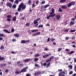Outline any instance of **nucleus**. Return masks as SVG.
Segmentation results:
<instances>
[{
	"label": "nucleus",
	"mask_w": 76,
	"mask_h": 76,
	"mask_svg": "<svg viewBox=\"0 0 76 76\" xmlns=\"http://www.w3.org/2000/svg\"><path fill=\"white\" fill-rule=\"evenodd\" d=\"M27 69L28 67H26L24 69H23L20 72L21 73H22L23 72H26V69Z\"/></svg>",
	"instance_id": "nucleus-6"
},
{
	"label": "nucleus",
	"mask_w": 76,
	"mask_h": 76,
	"mask_svg": "<svg viewBox=\"0 0 76 76\" xmlns=\"http://www.w3.org/2000/svg\"><path fill=\"white\" fill-rule=\"evenodd\" d=\"M31 0H29L28 1V4L29 5H31Z\"/></svg>",
	"instance_id": "nucleus-23"
},
{
	"label": "nucleus",
	"mask_w": 76,
	"mask_h": 76,
	"mask_svg": "<svg viewBox=\"0 0 76 76\" xmlns=\"http://www.w3.org/2000/svg\"><path fill=\"white\" fill-rule=\"evenodd\" d=\"M38 60V58H35L34 59V61H37Z\"/></svg>",
	"instance_id": "nucleus-39"
},
{
	"label": "nucleus",
	"mask_w": 76,
	"mask_h": 76,
	"mask_svg": "<svg viewBox=\"0 0 76 76\" xmlns=\"http://www.w3.org/2000/svg\"><path fill=\"white\" fill-rule=\"evenodd\" d=\"M72 47L74 48H75L76 47V46L74 45H72Z\"/></svg>",
	"instance_id": "nucleus-56"
},
{
	"label": "nucleus",
	"mask_w": 76,
	"mask_h": 76,
	"mask_svg": "<svg viewBox=\"0 0 76 76\" xmlns=\"http://www.w3.org/2000/svg\"><path fill=\"white\" fill-rule=\"evenodd\" d=\"M75 31H76V29L71 30L70 31V32H74Z\"/></svg>",
	"instance_id": "nucleus-19"
},
{
	"label": "nucleus",
	"mask_w": 76,
	"mask_h": 76,
	"mask_svg": "<svg viewBox=\"0 0 76 76\" xmlns=\"http://www.w3.org/2000/svg\"><path fill=\"white\" fill-rule=\"evenodd\" d=\"M14 36L16 37H19V35L18 34H14Z\"/></svg>",
	"instance_id": "nucleus-35"
},
{
	"label": "nucleus",
	"mask_w": 76,
	"mask_h": 76,
	"mask_svg": "<svg viewBox=\"0 0 76 76\" xmlns=\"http://www.w3.org/2000/svg\"><path fill=\"white\" fill-rule=\"evenodd\" d=\"M60 18V15H58L56 16L57 20H59Z\"/></svg>",
	"instance_id": "nucleus-11"
},
{
	"label": "nucleus",
	"mask_w": 76,
	"mask_h": 76,
	"mask_svg": "<svg viewBox=\"0 0 76 76\" xmlns=\"http://www.w3.org/2000/svg\"><path fill=\"white\" fill-rule=\"evenodd\" d=\"M69 30L68 29H66L64 30V31L66 32H68Z\"/></svg>",
	"instance_id": "nucleus-52"
},
{
	"label": "nucleus",
	"mask_w": 76,
	"mask_h": 76,
	"mask_svg": "<svg viewBox=\"0 0 76 76\" xmlns=\"http://www.w3.org/2000/svg\"><path fill=\"white\" fill-rule=\"evenodd\" d=\"M21 43L22 44H25V43H26L25 40H22L21 41Z\"/></svg>",
	"instance_id": "nucleus-25"
},
{
	"label": "nucleus",
	"mask_w": 76,
	"mask_h": 76,
	"mask_svg": "<svg viewBox=\"0 0 76 76\" xmlns=\"http://www.w3.org/2000/svg\"><path fill=\"white\" fill-rule=\"evenodd\" d=\"M58 12H63V10L60 9V8H59L58 10Z\"/></svg>",
	"instance_id": "nucleus-28"
},
{
	"label": "nucleus",
	"mask_w": 76,
	"mask_h": 76,
	"mask_svg": "<svg viewBox=\"0 0 76 76\" xmlns=\"http://www.w3.org/2000/svg\"><path fill=\"white\" fill-rule=\"evenodd\" d=\"M40 19V18H38L36 19V20L38 22V20H39Z\"/></svg>",
	"instance_id": "nucleus-59"
},
{
	"label": "nucleus",
	"mask_w": 76,
	"mask_h": 76,
	"mask_svg": "<svg viewBox=\"0 0 76 76\" xmlns=\"http://www.w3.org/2000/svg\"><path fill=\"white\" fill-rule=\"evenodd\" d=\"M45 3V1H42L41 3V4H44Z\"/></svg>",
	"instance_id": "nucleus-29"
},
{
	"label": "nucleus",
	"mask_w": 76,
	"mask_h": 76,
	"mask_svg": "<svg viewBox=\"0 0 76 76\" xmlns=\"http://www.w3.org/2000/svg\"><path fill=\"white\" fill-rule=\"evenodd\" d=\"M55 40L54 39H52V41H54Z\"/></svg>",
	"instance_id": "nucleus-64"
},
{
	"label": "nucleus",
	"mask_w": 76,
	"mask_h": 76,
	"mask_svg": "<svg viewBox=\"0 0 76 76\" xmlns=\"http://www.w3.org/2000/svg\"><path fill=\"white\" fill-rule=\"evenodd\" d=\"M39 74H41V71H39L37 72H36L34 73V75L36 76L38 75H39Z\"/></svg>",
	"instance_id": "nucleus-10"
},
{
	"label": "nucleus",
	"mask_w": 76,
	"mask_h": 76,
	"mask_svg": "<svg viewBox=\"0 0 76 76\" xmlns=\"http://www.w3.org/2000/svg\"><path fill=\"white\" fill-rule=\"evenodd\" d=\"M44 50L45 51H47L48 50V48H45Z\"/></svg>",
	"instance_id": "nucleus-51"
},
{
	"label": "nucleus",
	"mask_w": 76,
	"mask_h": 76,
	"mask_svg": "<svg viewBox=\"0 0 76 76\" xmlns=\"http://www.w3.org/2000/svg\"><path fill=\"white\" fill-rule=\"evenodd\" d=\"M30 60H31L30 59H26L24 60L23 61L25 63H28L29 62Z\"/></svg>",
	"instance_id": "nucleus-8"
},
{
	"label": "nucleus",
	"mask_w": 76,
	"mask_h": 76,
	"mask_svg": "<svg viewBox=\"0 0 76 76\" xmlns=\"http://www.w3.org/2000/svg\"><path fill=\"white\" fill-rule=\"evenodd\" d=\"M19 3V0H16L15 1V3H16V4H18Z\"/></svg>",
	"instance_id": "nucleus-20"
},
{
	"label": "nucleus",
	"mask_w": 76,
	"mask_h": 76,
	"mask_svg": "<svg viewBox=\"0 0 76 76\" xmlns=\"http://www.w3.org/2000/svg\"><path fill=\"white\" fill-rule=\"evenodd\" d=\"M47 65V63H45L44 64H43V66H46Z\"/></svg>",
	"instance_id": "nucleus-50"
},
{
	"label": "nucleus",
	"mask_w": 76,
	"mask_h": 76,
	"mask_svg": "<svg viewBox=\"0 0 76 76\" xmlns=\"http://www.w3.org/2000/svg\"><path fill=\"white\" fill-rule=\"evenodd\" d=\"M18 66H23V64H20L18 65Z\"/></svg>",
	"instance_id": "nucleus-57"
},
{
	"label": "nucleus",
	"mask_w": 76,
	"mask_h": 76,
	"mask_svg": "<svg viewBox=\"0 0 76 76\" xmlns=\"http://www.w3.org/2000/svg\"><path fill=\"white\" fill-rule=\"evenodd\" d=\"M38 3H39V1H37L36 2V4H38Z\"/></svg>",
	"instance_id": "nucleus-53"
},
{
	"label": "nucleus",
	"mask_w": 76,
	"mask_h": 76,
	"mask_svg": "<svg viewBox=\"0 0 76 76\" xmlns=\"http://www.w3.org/2000/svg\"><path fill=\"white\" fill-rule=\"evenodd\" d=\"M31 75L28 74H27L26 75V76H31Z\"/></svg>",
	"instance_id": "nucleus-48"
},
{
	"label": "nucleus",
	"mask_w": 76,
	"mask_h": 76,
	"mask_svg": "<svg viewBox=\"0 0 76 76\" xmlns=\"http://www.w3.org/2000/svg\"><path fill=\"white\" fill-rule=\"evenodd\" d=\"M7 6H8V7H9L10 8H11L12 6V3H11L8 2L7 4Z\"/></svg>",
	"instance_id": "nucleus-7"
},
{
	"label": "nucleus",
	"mask_w": 76,
	"mask_h": 76,
	"mask_svg": "<svg viewBox=\"0 0 76 76\" xmlns=\"http://www.w3.org/2000/svg\"><path fill=\"white\" fill-rule=\"evenodd\" d=\"M16 5H13L12 6V8L13 9H16Z\"/></svg>",
	"instance_id": "nucleus-27"
},
{
	"label": "nucleus",
	"mask_w": 76,
	"mask_h": 76,
	"mask_svg": "<svg viewBox=\"0 0 76 76\" xmlns=\"http://www.w3.org/2000/svg\"><path fill=\"white\" fill-rule=\"evenodd\" d=\"M71 69H72V66L71 65H69L68 66Z\"/></svg>",
	"instance_id": "nucleus-43"
},
{
	"label": "nucleus",
	"mask_w": 76,
	"mask_h": 76,
	"mask_svg": "<svg viewBox=\"0 0 76 76\" xmlns=\"http://www.w3.org/2000/svg\"><path fill=\"white\" fill-rule=\"evenodd\" d=\"M13 21H16V16L15 17L12 19Z\"/></svg>",
	"instance_id": "nucleus-21"
},
{
	"label": "nucleus",
	"mask_w": 76,
	"mask_h": 76,
	"mask_svg": "<svg viewBox=\"0 0 76 76\" xmlns=\"http://www.w3.org/2000/svg\"><path fill=\"white\" fill-rule=\"evenodd\" d=\"M34 24L35 27H37L38 26V21L35 20H34Z\"/></svg>",
	"instance_id": "nucleus-5"
},
{
	"label": "nucleus",
	"mask_w": 76,
	"mask_h": 76,
	"mask_svg": "<svg viewBox=\"0 0 76 76\" xmlns=\"http://www.w3.org/2000/svg\"><path fill=\"white\" fill-rule=\"evenodd\" d=\"M62 50V48H59L58 50V51H61V50Z\"/></svg>",
	"instance_id": "nucleus-37"
},
{
	"label": "nucleus",
	"mask_w": 76,
	"mask_h": 76,
	"mask_svg": "<svg viewBox=\"0 0 76 76\" xmlns=\"http://www.w3.org/2000/svg\"><path fill=\"white\" fill-rule=\"evenodd\" d=\"M7 18H12V16H11V15H8L7 16Z\"/></svg>",
	"instance_id": "nucleus-42"
},
{
	"label": "nucleus",
	"mask_w": 76,
	"mask_h": 76,
	"mask_svg": "<svg viewBox=\"0 0 76 76\" xmlns=\"http://www.w3.org/2000/svg\"><path fill=\"white\" fill-rule=\"evenodd\" d=\"M75 24V22L73 21H72L70 23V25H74Z\"/></svg>",
	"instance_id": "nucleus-18"
},
{
	"label": "nucleus",
	"mask_w": 76,
	"mask_h": 76,
	"mask_svg": "<svg viewBox=\"0 0 76 76\" xmlns=\"http://www.w3.org/2000/svg\"><path fill=\"white\" fill-rule=\"evenodd\" d=\"M73 73V71H71L70 72H69V75H72Z\"/></svg>",
	"instance_id": "nucleus-44"
},
{
	"label": "nucleus",
	"mask_w": 76,
	"mask_h": 76,
	"mask_svg": "<svg viewBox=\"0 0 76 76\" xmlns=\"http://www.w3.org/2000/svg\"><path fill=\"white\" fill-rule=\"evenodd\" d=\"M65 39H66V40H68V39H69V37H66Z\"/></svg>",
	"instance_id": "nucleus-61"
},
{
	"label": "nucleus",
	"mask_w": 76,
	"mask_h": 76,
	"mask_svg": "<svg viewBox=\"0 0 76 76\" xmlns=\"http://www.w3.org/2000/svg\"><path fill=\"white\" fill-rule=\"evenodd\" d=\"M50 63H49L48 64V65L46 66V67H49V66H50Z\"/></svg>",
	"instance_id": "nucleus-38"
},
{
	"label": "nucleus",
	"mask_w": 76,
	"mask_h": 76,
	"mask_svg": "<svg viewBox=\"0 0 76 76\" xmlns=\"http://www.w3.org/2000/svg\"><path fill=\"white\" fill-rule=\"evenodd\" d=\"M52 12L51 13H50V16L51 18L54 17L56 15V14L54 13L55 12V10L54 8H52L51 9Z\"/></svg>",
	"instance_id": "nucleus-2"
},
{
	"label": "nucleus",
	"mask_w": 76,
	"mask_h": 76,
	"mask_svg": "<svg viewBox=\"0 0 76 76\" xmlns=\"http://www.w3.org/2000/svg\"><path fill=\"white\" fill-rule=\"evenodd\" d=\"M73 53H74V51H71L69 54H73Z\"/></svg>",
	"instance_id": "nucleus-24"
},
{
	"label": "nucleus",
	"mask_w": 76,
	"mask_h": 76,
	"mask_svg": "<svg viewBox=\"0 0 76 76\" xmlns=\"http://www.w3.org/2000/svg\"><path fill=\"white\" fill-rule=\"evenodd\" d=\"M20 61H18L17 62V64H20Z\"/></svg>",
	"instance_id": "nucleus-54"
},
{
	"label": "nucleus",
	"mask_w": 76,
	"mask_h": 76,
	"mask_svg": "<svg viewBox=\"0 0 76 76\" xmlns=\"http://www.w3.org/2000/svg\"><path fill=\"white\" fill-rule=\"evenodd\" d=\"M3 38H2V37H0V41H1V40H3Z\"/></svg>",
	"instance_id": "nucleus-60"
},
{
	"label": "nucleus",
	"mask_w": 76,
	"mask_h": 76,
	"mask_svg": "<svg viewBox=\"0 0 76 76\" xmlns=\"http://www.w3.org/2000/svg\"><path fill=\"white\" fill-rule=\"evenodd\" d=\"M3 31L4 32H6V33H10V32H9L8 31V30H7L4 29V30H3Z\"/></svg>",
	"instance_id": "nucleus-12"
},
{
	"label": "nucleus",
	"mask_w": 76,
	"mask_h": 76,
	"mask_svg": "<svg viewBox=\"0 0 76 76\" xmlns=\"http://www.w3.org/2000/svg\"><path fill=\"white\" fill-rule=\"evenodd\" d=\"M50 18H51V16H50L49 15V16L47 17V19H50Z\"/></svg>",
	"instance_id": "nucleus-34"
},
{
	"label": "nucleus",
	"mask_w": 76,
	"mask_h": 76,
	"mask_svg": "<svg viewBox=\"0 0 76 76\" xmlns=\"http://www.w3.org/2000/svg\"><path fill=\"white\" fill-rule=\"evenodd\" d=\"M9 26H9V25H6L4 26V28H9Z\"/></svg>",
	"instance_id": "nucleus-22"
},
{
	"label": "nucleus",
	"mask_w": 76,
	"mask_h": 76,
	"mask_svg": "<svg viewBox=\"0 0 76 76\" xmlns=\"http://www.w3.org/2000/svg\"><path fill=\"white\" fill-rule=\"evenodd\" d=\"M15 31V29L13 28H12L11 29V32H13Z\"/></svg>",
	"instance_id": "nucleus-40"
},
{
	"label": "nucleus",
	"mask_w": 76,
	"mask_h": 76,
	"mask_svg": "<svg viewBox=\"0 0 76 76\" xmlns=\"http://www.w3.org/2000/svg\"><path fill=\"white\" fill-rule=\"evenodd\" d=\"M21 73V72H20V71L19 72V69H17L15 71V74H20V73Z\"/></svg>",
	"instance_id": "nucleus-9"
},
{
	"label": "nucleus",
	"mask_w": 76,
	"mask_h": 76,
	"mask_svg": "<svg viewBox=\"0 0 76 76\" xmlns=\"http://www.w3.org/2000/svg\"><path fill=\"white\" fill-rule=\"evenodd\" d=\"M4 60V58H0V60Z\"/></svg>",
	"instance_id": "nucleus-46"
},
{
	"label": "nucleus",
	"mask_w": 76,
	"mask_h": 76,
	"mask_svg": "<svg viewBox=\"0 0 76 76\" xmlns=\"http://www.w3.org/2000/svg\"><path fill=\"white\" fill-rule=\"evenodd\" d=\"M58 71L61 72H62V69H58Z\"/></svg>",
	"instance_id": "nucleus-58"
},
{
	"label": "nucleus",
	"mask_w": 76,
	"mask_h": 76,
	"mask_svg": "<svg viewBox=\"0 0 76 76\" xmlns=\"http://www.w3.org/2000/svg\"><path fill=\"white\" fill-rule=\"evenodd\" d=\"M9 1H10L11 2L13 3L14 1V0H9Z\"/></svg>",
	"instance_id": "nucleus-55"
},
{
	"label": "nucleus",
	"mask_w": 76,
	"mask_h": 76,
	"mask_svg": "<svg viewBox=\"0 0 76 76\" xmlns=\"http://www.w3.org/2000/svg\"><path fill=\"white\" fill-rule=\"evenodd\" d=\"M66 1V0H60L59 1V2L60 3H64Z\"/></svg>",
	"instance_id": "nucleus-13"
},
{
	"label": "nucleus",
	"mask_w": 76,
	"mask_h": 76,
	"mask_svg": "<svg viewBox=\"0 0 76 76\" xmlns=\"http://www.w3.org/2000/svg\"><path fill=\"white\" fill-rule=\"evenodd\" d=\"M75 2H69V3L68 4V7H71L72 6L75 5Z\"/></svg>",
	"instance_id": "nucleus-3"
},
{
	"label": "nucleus",
	"mask_w": 76,
	"mask_h": 76,
	"mask_svg": "<svg viewBox=\"0 0 76 76\" xmlns=\"http://www.w3.org/2000/svg\"><path fill=\"white\" fill-rule=\"evenodd\" d=\"M66 51H68V52H69V51H70V50H69V49H66Z\"/></svg>",
	"instance_id": "nucleus-45"
},
{
	"label": "nucleus",
	"mask_w": 76,
	"mask_h": 76,
	"mask_svg": "<svg viewBox=\"0 0 76 76\" xmlns=\"http://www.w3.org/2000/svg\"><path fill=\"white\" fill-rule=\"evenodd\" d=\"M4 48V46L3 45L1 46L0 48V49L1 50H3Z\"/></svg>",
	"instance_id": "nucleus-26"
},
{
	"label": "nucleus",
	"mask_w": 76,
	"mask_h": 76,
	"mask_svg": "<svg viewBox=\"0 0 76 76\" xmlns=\"http://www.w3.org/2000/svg\"><path fill=\"white\" fill-rule=\"evenodd\" d=\"M29 25H30V23H27L26 24V26H29Z\"/></svg>",
	"instance_id": "nucleus-32"
},
{
	"label": "nucleus",
	"mask_w": 76,
	"mask_h": 76,
	"mask_svg": "<svg viewBox=\"0 0 76 76\" xmlns=\"http://www.w3.org/2000/svg\"><path fill=\"white\" fill-rule=\"evenodd\" d=\"M53 58V57L50 58V59H48L46 61V62H49V61H50L51 60V59H52Z\"/></svg>",
	"instance_id": "nucleus-15"
},
{
	"label": "nucleus",
	"mask_w": 76,
	"mask_h": 76,
	"mask_svg": "<svg viewBox=\"0 0 76 76\" xmlns=\"http://www.w3.org/2000/svg\"><path fill=\"white\" fill-rule=\"evenodd\" d=\"M7 20H8V21L9 22H10V21L11 20V19L10 18H9L7 19Z\"/></svg>",
	"instance_id": "nucleus-47"
},
{
	"label": "nucleus",
	"mask_w": 76,
	"mask_h": 76,
	"mask_svg": "<svg viewBox=\"0 0 76 76\" xmlns=\"http://www.w3.org/2000/svg\"><path fill=\"white\" fill-rule=\"evenodd\" d=\"M65 71H63L59 73L58 74L59 76H65Z\"/></svg>",
	"instance_id": "nucleus-4"
},
{
	"label": "nucleus",
	"mask_w": 76,
	"mask_h": 76,
	"mask_svg": "<svg viewBox=\"0 0 76 76\" xmlns=\"http://www.w3.org/2000/svg\"><path fill=\"white\" fill-rule=\"evenodd\" d=\"M43 27V25H39V26L38 28H42Z\"/></svg>",
	"instance_id": "nucleus-33"
},
{
	"label": "nucleus",
	"mask_w": 76,
	"mask_h": 76,
	"mask_svg": "<svg viewBox=\"0 0 76 76\" xmlns=\"http://www.w3.org/2000/svg\"><path fill=\"white\" fill-rule=\"evenodd\" d=\"M71 20H73V21H74V20H75V18H72V19Z\"/></svg>",
	"instance_id": "nucleus-63"
},
{
	"label": "nucleus",
	"mask_w": 76,
	"mask_h": 76,
	"mask_svg": "<svg viewBox=\"0 0 76 76\" xmlns=\"http://www.w3.org/2000/svg\"><path fill=\"white\" fill-rule=\"evenodd\" d=\"M49 6H50V5L49 4L46 5L44 6V9H46L47 7H49Z\"/></svg>",
	"instance_id": "nucleus-17"
},
{
	"label": "nucleus",
	"mask_w": 76,
	"mask_h": 76,
	"mask_svg": "<svg viewBox=\"0 0 76 76\" xmlns=\"http://www.w3.org/2000/svg\"><path fill=\"white\" fill-rule=\"evenodd\" d=\"M40 32H38L36 33V34L37 35H39V34H40Z\"/></svg>",
	"instance_id": "nucleus-49"
},
{
	"label": "nucleus",
	"mask_w": 76,
	"mask_h": 76,
	"mask_svg": "<svg viewBox=\"0 0 76 76\" xmlns=\"http://www.w3.org/2000/svg\"><path fill=\"white\" fill-rule=\"evenodd\" d=\"M0 37H4V34H0Z\"/></svg>",
	"instance_id": "nucleus-36"
},
{
	"label": "nucleus",
	"mask_w": 76,
	"mask_h": 76,
	"mask_svg": "<svg viewBox=\"0 0 76 76\" xmlns=\"http://www.w3.org/2000/svg\"><path fill=\"white\" fill-rule=\"evenodd\" d=\"M38 31V30H32L31 31L32 32H35V31Z\"/></svg>",
	"instance_id": "nucleus-31"
},
{
	"label": "nucleus",
	"mask_w": 76,
	"mask_h": 76,
	"mask_svg": "<svg viewBox=\"0 0 76 76\" xmlns=\"http://www.w3.org/2000/svg\"><path fill=\"white\" fill-rule=\"evenodd\" d=\"M49 56H51V54H49L47 55H45L43 56V57H48Z\"/></svg>",
	"instance_id": "nucleus-14"
},
{
	"label": "nucleus",
	"mask_w": 76,
	"mask_h": 76,
	"mask_svg": "<svg viewBox=\"0 0 76 76\" xmlns=\"http://www.w3.org/2000/svg\"><path fill=\"white\" fill-rule=\"evenodd\" d=\"M38 56H39V54H36L35 56V57H38Z\"/></svg>",
	"instance_id": "nucleus-30"
},
{
	"label": "nucleus",
	"mask_w": 76,
	"mask_h": 76,
	"mask_svg": "<svg viewBox=\"0 0 76 76\" xmlns=\"http://www.w3.org/2000/svg\"><path fill=\"white\" fill-rule=\"evenodd\" d=\"M61 8L63 9H66L67 8V7L66 5H64L61 6Z\"/></svg>",
	"instance_id": "nucleus-16"
},
{
	"label": "nucleus",
	"mask_w": 76,
	"mask_h": 76,
	"mask_svg": "<svg viewBox=\"0 0 76 76\" xmlns=\"http://www.w3.org/2000/svg\"><path fill=\"white\" fill-rule=\"evenodd\" d=\"M8 72V69H6V70H5L6 73H7Z\"/></svg>",
	"instance_id": "nucleus-62"
},
{
	"label": "nucleus",
	"mask_w": 76,
	"mask_h": 76,
	"mask_svg": "<svg viewBox=\"0 0 76 76\" xmlns=\"http://www.w3.org/2000/svg\"><path fill=\"white\" fill-rule=\"evenodd\" d=\"M35 66L36 67H39V65H38L37 64H35Z\"/></svg>",
	"instance_id": "nucleus-41"
},
{
	"label": "nucleus",
	"mask_w": 76,
	"mask_h": 76,
	"mask_svg": "<svg viewBox=\"0 0 76 76\" xmlns=\"http://www.w3.org/2000/svg\"><path fill=\"white\" fill-rule=\"evenodd\" d=\"M26 5H24L23 3H21L18 6V12H20L21 11V9H22V10H24L26 9Z\"/></svg>",
	"instance_id": "nucleus-1"
}]
</instances>
